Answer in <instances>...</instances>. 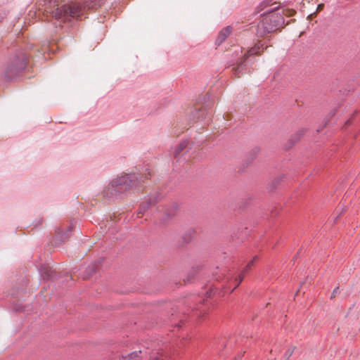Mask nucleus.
Returning <instances> with one entry per match:
<instances>
[{
  "mask_svg": "<svg viewBox=\"0 0 360 360\" xmlns=\"http://www.w3.org/2000/svg\"><path fill=\"white\" fill-rule=\"evenodd\" d=\"M105 0H86L84 6L78 3H71L57 8L55 11H52V15L57 19L63 18H79L81 17L85 8L97 9L101 6Z\"/></svg>",
  "mask_w": 360,
  "mask_h": 360,
  "instance_id": "1",
  "label": "nucleus"
},
{
  "mask_svg": "<svg viewBox=\"0 0 360 360\" xmlns=\"http://www.w3.org/2000/svg\"><path fill=\"white\" fill-rule=\"evenodd\" d=\"M136 176L133 174H126L117 179H113L110 185L112 188H115V192H122L125 189L129 188L128 181L130 183H134L136 181Z\"/></svg>",
  "mask_w": 360,
  "mask_h": 360,
  "instance_id": "2",
  "label": "nucleus"
},
{
  "mask_svg": "<svg viewBox=\"0 0 360 360\" xmlns=\"http://www.w3.org/2000/svg\"><path fill=\"white\" fill-rule=\"evenodd\" d=\"M27 58L22 57V58H17L10 64L6 70V75L8 78L11 79L15 76L19 71L23 70L26 66Z\"/></svg>",
  "mask_w": 360,
  "mask_h": 360,
  "instance_id": "3",
  "label": "nucleus"
},
{
  "mask_svg": "<svg viewBox=\"0 0 360 360\" xmlns=\"http://www.w3.org/2000/svg\"><path fill=\"white\" fill-rule=\"evenodd\" d=\"M258 259L257 256H255L246 265V266L242 270L241 273L236 277L234 280L235 286L233 290L236 288L240 283L243 281L245 275L250 271L252 270V267L255 266V262Z\"/></svg>",
  "mask_w": 360,
  "mask_h": 360,
  "instance_id": "4",
  "label": "nucleus"
},
{
  "mask_svg": "<svg viewBox=\"0 0 360 360\" xmlns=\"http://www.w3.org/2000/svg\"><path fill=\"white\" fill-rule=\"evenodd\" d=\"M141 354V351L132 352L126 356H122L121 360H140L139 354ZM150 360H163L162 354L158 353H154Z\"/></svg>",
  "mask_w": 360,
  "mask_h": 360,
  "instance_id": "5",
  "label": "nucleus"
},
{
  "mask_svg": "<svg viewBox=\"0 0 360 360\" xmlns=\"http://www.w3.org/2000/svg\"><path fill=\"white\" fill-rule=\"evenodd\" d=\"M231 31L232 27L230 26H227L226 27L222 29L218 35L217 41L219 43H222L231 34Z\"/></svg>",
  "mask_w": 360,
  "mask_h": 360,
  "instance_id": "6",
  "label": "nucleus"
},
{
  "mask_svg": "<svg viewBox=\"0 0 360 360\" xmlns=\"http://www.w3.org/2000/svg\"><path fill=\"white\" fill-rule=\"evenodd\" d=\"M188 143L186 141L181 142L178 145L174 151V156L180 155L181 153L186 148Z\"/></svg>",
  "mask_w": 360,
  "mask_h": 360,
  "instance_id": "7",
  "label": "nucleus"
},
{
  "mask_svg": "<svg viewBox=\"0 0 360 360\" xmlns=\"http://www.w3.org/2000/svg\"><path fill=\"white\" fill-rule=\"evenodd\" d=\"M295 349V347H294V346H290L286 349L285 354H284V356L286 360H288L292 355Z\"/></svg>",
  "mask_w": 360,
  "mask_h": 360,
  "instance_id": "8",
  "label": "nucleus"
},
{
  "mask_svg": "<svg viewBox=\"0 0 360 360\" xmlns=\"http://www.w3.org/2000/svg\"><path fill=\"white\" fill-rule=\"evenodd\" d=\"M150 205V203L148 202H142L140 205L139 213L143 214L149 208Z\"/></svg>",
  "mask_w": 360,
  "mask_h": 360,
  "instance_id": "9",
  "label": "nucleus"
},
{
  "mask_svg": "<svg viewBox=\"0 0 360 360\" xmlns=\"http://www.w3.org/2000/svg\"><path fill=\"white\" fill-rule=\"evenodd\" d=\"M323 7H324V4H319V5H318V6H317V8H316V11L315 13H312V14H310V15L308 16V18H309V19H312V18H313L314 15H316V13H318V12L321 11L323 8Z\"/></svg>",
  "mask_w": 360,
  "mask_h": 360,
  "instance_id": "10",
  "label": "nucleus"
},
{
  "mask_svg": "<svg viewBox=\"0 0 360 360\" xmlns=\"http://www.w3.org/2000/svg\"><path fill=\"white\" fill-rule=\"evenodd\" d=\"M338 292H339V288H338V287H337V288H335L333 290V292H332V294H331V298L335 297L336 296V295H337Z\"/></svg>",
  "mask_w": 360,
  "mask_h": 360,
  "instance_id": "11",
  "label": "nucleus"
},
{
  "mask_svg": "<svg viewBox=\"0 0 360 360\" xmlns=\"http://www.w3.org/2000/svg\"><path fill=\"white\" fill-rule=\"evenodd\" d=\"M257 53H258V52H257V51H256L255 49H250V50L248 51V54H249L250 56H251V55H254V54H257Z\"/></svg>",
  "mask_w": 360,
  "mask_h": 360,
  "instance_id": "12",
  "label": "nucleus"
},
{
  "mask_svg": "<svg viewBox=\"0 0 360 360\" xmlns=\"http://www.w3.org/2000/svg\"><path fill=\"white\" fill-rule=\"evenodd\" d=\"M49 3L51 4H53V5H55L56 3H58V0H49Z\"/></svg>",
  "mask_w": 360,
  "mask_h": 360,
  "instance_id": "13",
  "label": "nucleus"
},
{
  "mask_svg": "<svg viewBox=\"0 0 360 360\" xmlns=\"http://www.w3.org/2000/svg\"><path fill=\"white\" fill-rule=\"evenodd\" d=\"M295 13V11H290V13H289V15H293V13Z\"/></svg>",
  "mask_w": 360,
  "mask_h": 360,
  "instance_id": "14",
  "label": "nucleus"
}]
</instances>
